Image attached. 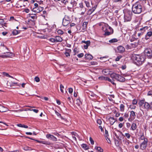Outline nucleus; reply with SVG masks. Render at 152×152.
I'll return each mask as SVG.
<instances>
[{"mask_svg":"<svg viewBox=\"0 0 152 152\" xmlns=\"http://www.w3.org/2000/svg\"><path fill=\"white\" fill-rule=\"evenodd\" d=\"M145 55L150 58L152 56V51L150 49H146L145 50Z\"/></svg>","mask_w":152,"mask_h":152,"instance_id":"0eeeda50","label":"nucleus"},{"mask_svg":"<svg viewBox=\"0 0 152 152\" xmlns=\"http://www.w3.org/2000/svg\"><path fill=\"white\" fill-rule=\"evenodd\" d=\"M97 123L99 124H101L102 123V121L100 119H98L97 121Z\"/></svg>","mask_w":152,"mask_h":152,"instance_id":"69168bd1","label":"nucleus"},{"mask_svg":"<svg viewBox=\"0 0 152 152\" xmlns=\"http://www.w3.org/2000/svg\"><path fill=\"white\" fill-rule=\"evenodd\" d=\"M29 11L30 10L28 9H25L24 10V11L27 13H28Z\"/></svg>","mask_w":152,"mask_h":152,"instance_id":"774afa93","label":"nucleus"},{"mask_svg":"<svg viewBox=\"0 0 152 152\" xmlns=\"http://www.w3.org/2000/svg\"><path fill=\"white\" fill-rule=\"evenodd\" d=\"M118 74H116L115 73H112L110 75L111 77L112 78L116 79L117 77L118 76Z\"/></svg>","mask_w":152,"mask_h":152,"instance_id":"393cba45","label":"nucleus"},{"mask_svg":"<svg viewBox=\"0 0 152 152\" xmlns=\"http://www.w3.org/2000/svg\"><path fill=\"white\" fill-rule=\"evenodd\" d=\"M55 39L56 42H61L63 40L62 38L61 37L58 36H56Z\"/></svg>","mask_w":152,"mask_h":152,"instance_id":"cd10ccee","label":"nucleus"},{"mask_svg":"<svg viewBox=\"0 0 152 152\" xmlns=\"http://www.w3.org/2000/svg\"><path fill=\"white\" fill-rule=\"evenodd\" d=\"M43 10V8L39 7H35L33 9V11L35 12L39 13Z\"/></svg>","mask_w":152,"mask_h":152,"instance_id":"9b49d317","label":"nucleus"},{"mask_svg":"<svg viewBox=\"0 0 152 152\" xmlns=\"http://www.w3.org/2000/svg\"><path fill=\"white\" fill-rule=\"evenodd\" d=\"M28 110H31V111H33L34 112H35V113H37L39 111V110H38L37 109H28Z\"/></svg>","mask_w":152,"mask_h":152,"instance_id":"13d9d810","label":"nucleus"},{"mask_svg":"<svg viewBox=\"0 0 152 152\" xmlns=\"http://www.w3.org/2000/svg\"><path fill=\"white\" fill-rule=\"evenodd\" d=\"M148 141L142 142L140 145V148L142 150L145 149L147 147Z\"/></svg>","mask_w":152,"mask_h":152,"instance_id":"423d86ee","label":"nucleus"},{"mask_svg":"<svg viewBox=\"0 0 152 152\" xmlns=\"http://www.w3.org/2000/svg\"><path fill=\"white\" fill-rule=\"evenodd\" d=\"M74 55H75L77 53H78V51L77 50L76 48H75L74 50Z\"/></svg>","mask_w":152,"mask_h":152,"instance_id":"3c124183","label":"nucleus"},{"mask_svg":"<svg viewBox=\"0 0 152 152\" xmlns=\"http://www.w3.org/2000/svg\"><path fill=\"white\" fill-rule=\"evenodd\" d=\"M132 59L137 65L142 64L145 60V56L139 55L134 54L132 57Z\"/></svg>","mask_w":152,"mask_h":152,"instance_id":"f257e3e1","label":"nucleus"},{"mask_svg":"<svg viewBox=\"0 0 152 152\" xmlns=\"http://www.w3.org/2000/svg\"><path fill=\"white\" fill-rule=\"evenodd\" d=\"M135 117L136 115L135 112L133 111H131L130 115V118L129 119V120L130 121V120H134L135 118Z\"/></svg>","mask_w":152,"mask_h":152,"instance_id":"9d476101","label":"nucleus"},{"mask_svg":"<svg viewBox=\"0 0 152 152\" xmlns=\"http://www.w3.org/2000/svg\"><path fill=\"white\" fill-rule=\"evenodd\" d=\"M68 0H61V1L65 4L66 5L68 2Z\"/></svg>","mask_w":152,"mask_h":152,"instance_id":"37998d69","label":"nucleus"},{"mask_svg":"<svg viewBox=\"0 0 152 152\" xmlns=\"http://www.w3.org/2000/svg\"><path fill=\"white\" fill-rule=\"evenodd\" d=\"M118 41V40L116 38H114L110 39L109 41L110 43H113L116 42Z\"/></svg>","mask_w":152,"mask_h":152,"instance_id":"473e14b6","label":"nucleus"},{"mask_svg":"<svg viewBox=\"0 0 152 152\" xmlns=\"http://www.w3.org/2000/svg\"><path fill=\"white\" fill-rule=\"evenodd\" d=\"M148 28V27L147 26H145L143 28H140V31H142V32L143 33L144 32H145V31L146 29H147Z\"/></svg>","mask_w":152,"mask_h":152,"instance_id":"e433bc0d","label":"nucleus"},{"mask_svg":"<svg viewBox=\"0 0 152 152\" xmlns=\"http://www.w3.org/2000/svg\"><path fill=\"white\" fill-rule=\"evenodd\" d=\"M109 121L111 125H113L116 121V120L113 117H110L109 118Z\"/></svg>","mask_w":152,"mask_h":152,"instance_id":"6ab92c4d","label":"nucleus"},{"mask_svg":"<svg viewBox=\"0 0 152 152\" xmlns=\"http://www.w3.org/2000/svg\"><path fill=\"white\" fill-rule=\"evenodd\" d=\"M76 1L77 0H71L70 4H69L68 7L71 8L74 6H76L77 4Z\"/></svg>","mask_w":152,"mask_h":152,"instance_id":"1a4fd4ad","label":"nucleus"},{"mask_svg":"<svg viewBox=\"0 0 152 152\" xmlns=\"http://www.w3.org/2000/svg\"><path fill=\"white\" fill-rule=\"evenodd\" d=\"M35 80L37 82H38L40 81L39 78L37 77H36L34 78Z\"/></svg>","mask_w":152,"mask_h":152,"instance_id":"09e8293b","label":"nucleus"},{"mask_svg":"<svg viewBox=\"0 0 152 152\" xmlns=\"http://www.w3.org/2000/svg\"><path fill=\"white\" fill-rule=\"evenodd\" d=\"M137 103V100L134 99L132 101V104H136Z\"/></svg>","mask_w":152,"mask_h":152,"instance_id":"052dcab7","label":"nucleus"},{"mask_svg":"<svg viewBox=\"0 0 152 152\" xmlns=\"http://www.w3.org/2000/svg\"><path fill=\"white\" fill-rule=\"evenodd\" d=\"M152 35V32L149 31L147 33L145 36V39L147 40L149 39V37Z\"/></svg>","mask_w":152,"mask_h":152,"instance_id":"a211bd4d","label":"nucleus"},{"mask_svg":"<svg viewBox=\"0 0 152 152\" xmlns=\"http://www.w3.org/2000/svg\"><path fill=\"white\" fill-rule=\"evenodd\" d=\"M107 78V77L101 76V77H99V79L100 80H106V79Z\"/></svg>","mask_w":152,"mask_h":152,"instance_id":"79ce46f5","label":"nucleus"},{"mask_svg":"<svg viewBox=\"0 0 152 152\" xmlns=\"http://www.w3.org/2000/svg\"><path fill=\"white\" fill-rule=\"evenodd\" d=\"M118 51L119 53L123 52L125 50V48L122 46H120L117 48Z\"/></svg>","mask_w":152,"mask_h":152,"instance_id":"4468645a","label":"nucleus"},{"mask_svg":"<svg viewBox=\"0 0 152 152\" xmlns=\"http://www.w3.org/2000/svg\"><path fill=\"white\" fill-rule=\"evenodd\" d=\"M124 136H126L128 139H129L131 136L130 134L128 133H125Z\"/></svg>","mask_w":152,"mask_h":152,"instance_id":"49530a36","label":"nucleus"},{"mask_svg":"<svg viewBox=\"0 0 152 152\" xmlns=\"http://www.w3.org/2000/svg\"><path fill=\"white\" fill-rule=\"evenodd\" d=\"M57 32L58 34H62L64 33L63 31L61 30H58Z\"/></svg>","mask_w":152,"mask_h":152,"instance_id":"8fccbe9b","label":"nucleus"},{"mask_svg":"<svg viewBox=\"0 0 152 152\" xmlns=\"http://www.w3.org/2000/svg\"><path fill=\"white\" fill-rule=\"evenodd\" d=\"M20 32V31L14 30L12 31V33L14 35H16L19 34Z\"/></svg>","mask_w":152,"mask_h":152,"instance_id":"72a5a7b5","label":"nucleus"},{"mask_svg":"<svg viewBox=\"0 0 152 152\" xmlns=\"http://www.w3.org/2000/svg\"><path fill=\"white\" fill-rule=\"evenodd\" d=\"M80 7L81 8V10L82 11L81 14L83 15L84 14V13L86 11V8L84 7H83L82 5V6L80 5Z\"/></svg>","mask_w":152,"mask_h":152,"instance_id":"c85d7f7f","label":"nucleus"},{"mask_svg":"<svg viewBox=\"0 0 152 152\" xmlns=\"http://www.w3.org/2000/svg\"><path fill=\"white\" fill-rule=\"evenodd\" d=\"M120 110L121 111H124V106L122 104L120 105Z\"/></svg>","mask_w":152,"mask_h":152,"instance_id":"4c0bfd02","label":"nucleus"},{"mask_svg":"<svg viewBox=\"0 0 152 152\" xmlns=\"http://www.w3.org/2000/svg\"><path fill=\"white\" fill-rule=\"evenodd\" d=\"M4 23V20L3 19H0V24H3Z\"/></svg>","mask_w":152,"mask_h":152,"instance_id":"680f3d73","label":"nucleus"},{"mask_svg":"<svg viewBox=\"0 0 152 152\" xmlns=\"http://www.w3.org/2000/svg\"><path fill=\"white\" fill-rule=\"evenodd\" d=\"M23 149L25 151L31 150V148L27 146H26L23 147Z\"/></svg>","mask_w":152,"mask_h":152,"instance_id":"a19ab883","label":"nucleus"},{"mask_svg":"<svg viewBox=\"0 0 152 152\" xmlns=\"http://www.w3.org/2000/svg\"><path fill=\"white\" fill-rule=\"evenodd\" d=\"M105 134L104 135V136L105 137V139L106 140H107V139L108 138V136H109V135L108 134V132L106 130H105Z\"/></svg>","mask_w":152,"mask_h":152,"instance_id":"58836bf2","label":"nucleus"},{"mask_svg":"<svg viewBox=\"0 0 152 152\" xmlns=\"http://www.w3.org/2000/svg\"><path fill=\"white\" fill-rule=\"evenodd\" d=\"M4 54L6 56H6V58L8 57H11V56H13V55L12 54V53L10 52H7L6 53H4Z\"/></svg>","mask_w":152,"mask_h":152,"instance_id":"4be33fe9","label":"nucleus"},{"mask_svg":"<svg viewBox=\"0 0 152 152\" xmlns=\"http://www.w3.org/2000/svg\"><path fill=\"white\" fill-rule=\"evenodd\" d=\"M64 54L66 55V57H68L70 56V54L68 52H66Z\"/></svg>","mask_w":152,"mask_h":152,"instance_id":"0e129e2a","label":"nucleus"},{"mask_svg":"<svg viewBox=\"0 0 152 152\" xmlns=\"http://www.w3.org/2000/svg\"><path fill=\"white\" fill-rule=\"evenodd\" d=\"M102 28V30L104 32V35L105 36H109L113 32V30L107 24L104 23Z\"/></svg>","mask_w":152,"mask_h":152,"instance_id":"7ed1b4c3","label":"nucleus"},{"mask_svg":"<svg viewBox=\"0 0 152 152\" xmlns=\"http://www.w3.org/2000/svg\"><path fill=\"white\" fill-rule=\"evenodd\" d=\"M122 57V56H118L117 58H115V60L116 61H118L119 60L120 58H121Z\"/></svg>","mask_w":152,"mask_h":152,"instance_id":"de8ad7c7","label":"nucleus"},{"mask_svg":"<svg viewBox=\"0 0 152 152\" xmlns=\"http://www.w3.org/2000/svg\"><path fill=\"white\" fill-rule=\"evenodd\" d=\"M60 90L61 92L62 93L64 92L63 90V88H64V87L62 84L60 85Z\"/></svg>","mask_w":152,"mask_h":152,"instance_id":"603ef678","label":"nucleus"},{"mask_svg":"<svg viewBox=\"0 0 152 152\" xmlns=\"http://www.w3.org/2000/svg\"><path fill=\"white\" fill-rule=\"evenodd\" d=\"M7 84L8 85L9 84L10 85H9L11 87L14 86H18L19 87L20 86V85L18 84L17 83H16V82H11V83L10 82H8Z\"/></svg>","mask_w":152,"mask_h":152,"instance_id":"f3484780","label":"nucleus"},{"mask_svg":"<svg viewBox=\"0 0 152 152\" xmlns=\"http://www.w3.org/2000/svg\"><path fill=\"white\" fill-rule=\"evenodd\" d=\"M124 15H130L131 16L132 12L131 11L128 10H126L124 11Z\"/></svg>","mask_w":152,"mask_h":152,"instance_id":"bb28decb","label":"nucleus"},{"mask_svg":"<svg viewBox=\"0 0 152 152\" xmlns=\"http://www.w3.org/2000/svg\"><path fill=\"white\" fill-rule=\"evenodd\" d=\"M140 139L141 140H144L143 141H148V139L144 136L143 133L140 136Z\"/></svg>","mask_w":152,"mask_h":152,"instance_id":"412c9836","label":"nucleus"},{"mask_svg":"<svg viewBox=\"0 0 152 152\" xmlns=\"http://www.w3.org/2000/svg\"><path fill=\"white\" fill-rule=\"evenodd\" d=\"M147 95L148 96L152 95V91H149L147 93Z\"/></svg>","mask_w":152,"mask_h":152,"instance_id":"338daca9","label":"nucleus"},{"mask_svg":"<svg viewBox=\"0 0 152 152\" xmlns=\"http://www.w3.org/2000/svg\"><path fill=\"white\" fill-rule=\"evenodd\" d=\"M73 89L72 88H69V92L70 94H72V93L73 92Z\"/></svg>","mask_w":152,"mask_h":152,"instance_id":"e2e57ef3","label":"nucleus"},{"mask_svg":"<svg viewBox=\"0 0 152 152\" xmlns=\"http://www.w3.org/2000/svg\"><path fill=\"white\" fill-rule=\"evenodd\" d=\"M85 57L86 59L89 60H91L93 58V56L91 54H85Z\"/></svg>","mask_w":152,"mask_h":152,"instance_id":"aec40b11","label":"nucleus"},{"mask_svg":"<svg viewBox=\"0 0 152 152\" xmlns=\"http://www.w3.org/2000/svg\"><path fill=\"white\" fill-rule=\"evenodd\" d=\"M95 149H96L99 152H103V150L100 147H96Z\"/></svg>","mask_w":152,"mask_h":152,"instance_id":"c9c22d12","label":"nucleus"},{"mask_svg":"<svg viewBox=\"0 0 152 152\" xmlns=\"http://www.w3.org/2000/svg\"><path fill=\"white\" fill-rule=\"evenodd\" d=\"M121 82H124L125 80V78L119 75H118L116 79Z\"/></svg>","mask_w":152,"mask_h":152,"instance_id":"ddd939ff","label":"nucleus"},{"mask_svg":"<svg viewBox=\"0 0 152 152\" xmlns=\"http://www.w3.org/2000/svg\"><path fill=\"white\" fill-rule=\"evenodd\" d=\"M49 41L52 42H56L55 39L54 38H50L49 39Z\"/></svg>","mask_w":152,"mask_h":152,"instance_id":"4d7b16f0","label":"nucleus"},{"mask_svg":"<svg viewBox=\"0 0 152 152\" xmlns=\"http://www.w3.org/2000/svg\"><path fill=\"white\" fill-rule=\"evenodd\" d=\"M7 109L0 104V112H4L7 111Z\"/></svg>","mask_w":152,"mask_h":152,"instance_id":"5701e85b","label":"nucleus"},{"mask_svg":"<svg viewBox=\"0 0 152 152\" xmlns=\"http://www.w3.org/2000/svg\"><path fill=\"white\" fill-rule=\"evenodd\" d=\"M17 126L18 127L24 128H27L28 126L26 125H25L24 124H19L17 125Z\"/></svg>","mask_w":152,"mask_h":152,"instance_id":"f704fd0d","label":"nucleus"},{"mask_svg":"<svg viewBox=\"0 0 152 152\" xmlns=\"http://www.w3.org/2000/svg\"><path fill=\"white\" fill-rule=\"evenodd\" d=\"M138 104L140 107L142 106L144 109H145L147 110L151 109L150 105L149 103L145 102V100L140 101Z\"/></svg>","mask_w":152,"mask_h":152,"instance_id":"20e7f679","label":"nucleus"},{"mask_svg":"<svg viewBox=\"0 0 152 152\" xmlns=\"http://www.w3.org/2000/svg\"><path fill=\"white\" fill-rule=\"evenodd\" d=\"M85 3L86 7H91V5H93V4L92 3V2H91L90 3L89 1H85Z\"/></svg>","mask_w":152,"mask_h":152,"instance_id":"b1692460","label":"nucleus"},{"mask_svg":"<svg viewBox=\"0 0 152 152\" xmlns=\"http://www.w3.org/2000/svg\"><path fill=\"white\" fill-rule=\"evenodd\" d=\"M106 80H108L109 82H110L113 85L115 84V83H114V81L112 80L111 79H110L108 77H107L106 79Z\"/></svg>","mask_w":152,"mask_h":152,"instance_id":"ea45409f","label":"nucleus"},{"mask_svg":"<svg viewBox=\"0 0 152 152\" xmlns=\"http://www.w3.org/2000/svg\"><path fill=\"white\" fill-rule=\"evenodd\" d=\"M88 22H84L83 23L82 28V29L84 30L86 29Z\"/></svg>","mask_w":152,"mask_h":152,"instance_id":"a878e982","label":"nucleus"},{"mask_svg":"<svg viewBox=\"0 0 152 152\" xmlns=\"http://www.w3.org/2000/svg\"><path fill=\"white\" fill-rule=\"evenodd\" d=\"M131 128L132 130H135L137 128L136 124L135 123H133L132 124Z\"/></svg>","mask_w":152,"mask_h":152,"instance_id":"2f4dec72","label":"nucleus"},{"mask_svg":"<svg viewBox=\"0 0 152 152\" xmlns=\"http://www.w3.org/2000/svg\"><path fill=\"white\" fill-rule=\"evenodd\" d=\"M90 141L91 142V144L92 145H93L94 143V140H93V139L91 137H90L89 138Z\"/></svg>","mask_w":152,"mask_h":152,"instance_id":"6e6d98bb","label":"nucleus"},{"mask_svg":"<svg viewBox=\"0 0 152 152\" xmlns=\"http://www.w3.org/2000/svg\"><path fill=\"white\" fill-rule=\"evenodd\" d=\"M136 107V106L134 105L133 104V105H130L129 107L132 109H134Z\"/></svg>","mask_w":152,"mask_h":152,"instance_id":"864d4df0","label":"nucleus"},{"mask_svg":"<svg viewBox=\"0 0 152 152\" xmlns=\"http://www.w3.org/2000/svg\"><path fill=\"white\" fill-rule=\"evenodd\" d=\"M71 134H72V135L73 136H76L77 137H78V135L76 132H71Z\"/></svg>","mask_w":152,"mask_h":152,"instance_id":"c03bdc74","label":"nucleus"},{"mask_svg":"<svg viewBox=\"0 0 152 152\" xmlns=\"http://www.w3.org/2000/svg\"><path fill=\"white\" fill-rule=\"evenodd\" d=\"M124 18L125 22L129 21L131 20V17L130 15H124Z\"/></svg>","mask_w":152,"mask_h":152,"instance_id":"dca6fc26","label":"nucleus"},{"mask_svg":"<svg viewBox=\"0 0 152 152\" xmlns=\"http://www.w3.org/2000/svg\"><path fill=\"white\" fill-rule=\"evenodd\" d=\"M81 147L85 150H87L89 148L88 146L86 144H83L81 145Z\"/></svg>","mask_w":152,"mask_h":152,"instance_id":"7c9ffc66","label":"nucleus"},{"mask_svg":"<svg viewBox=\"0 0 152 152\" xmlns=\"http://www.w3.org/2000/svg\"><path fill=\"white\" fill-rule=\"evenodd\" d=\"M131 46L133 48H135L136 47L137 45V43H132L131 44Z\"/></svg>","mask_w":152,"mask_h":152,"instance_id":"a18cd8bd","label":"nucleus"},{"mask_svg":"<svg viewBox=\"0 0 152 152\" xmlns=\"http://www.w3.org/2000/svg\"><path fill=\"white\" fill-rule=\"evenodd\" d=\"M70 18L67 16H65L63 19L62 24L63 26H66L70 22Z\"/></svg>","mask_w":152,"mask_h":152,"instance_id":"39448f33","label":"nucleus"},{"mask_svg":"<svg viewBox=\"0 0 152 152\" xmlns=\"http://www.w3.org/2000/svg\"><path fill=\"white\" fill-rule=\"evenodd\" d=\"M82 42L83 43H84L86 44H88V45H89V44H90V42L89 41H82Z\"/></svg>","mask_w":152,"mask_h":152,"instance_id":"5fc2aeb1","label":"nucleus"},{"mask_svg":"<svg viewBox=\"0 0 152 152\" xmlns=\"http://www.w3.org/2000/svg\"><path fill=\"white\" fill-rule=\"evenodd\" d=\"M97 7L96 4L94 5V6H92V8L89 9L88 11V14L91 15L95 10Z\"/></svg>","mask_w":152,"mask_h":152,"instance_id":"f8f14e48","label":"nucleus"},{"mask_svg":"<svg viewBox=\"0 0 152 152\" xmlns=\"http://www.w3.org/2000/svg\"><path fill=\"white\" fill-rule=\"evenodd\" d=\"M102 72L103 74L107 75L109 73V70L107 69H105L102 70Z\"/></svg>","mask_w":152,"mask_h":152,"instance_id":"c756f323","label":"nucleus"},{"mask_svg":"<svg viewBox=\"0 0 152 152\" xmlns=\"http://www.w3.org/2000/svg\"><path fill=\"white\" fill-rule=\"evenodd\" d=\"M46 137L47 138L50 139L53 141H56L57 140V138L55 137L50 134H47Z\"/></svg>","mask_w":152,"mask_h":152,"instance_id":"6e6552de","label":"nucleus"},{"mask_svg":"<svg viewBox=\"0 0 152 152\" xmlns=\"http://www.w3.org/2000/svg\"><path fill=\"white\" fill-rule=\"evenodd\" d=\"M35 140L39 143H42L44 144L48 145H50V142L48 141H46L42 140L39 141L37 140Z\"/></svg>","mask_w":152,"mask_h":152,"instance_id":"2eb2a0df","label":"nucleus"},{"mask_svg":"<svg viewBox=\"0 0 152 152\" xmlns=\"http://www.w3.org/2000/svg\"><path fill=\"white\" fill-rule=\"evenodd\" d=\"M132 10L135 14H140L142 11V6L140 2H137L133 5Z\"/></svg>","mask_w":152,"mask_h":152,"instance_id":"f03ea898","label":"nucleus"},{"mask_svg":"<svg viewBox=\"0 0 152 152\" xmlns=\"http://www.w3.org/2000/svg\"><path fill=\"white\" fill-rule=\"evenodd\" d=\"M83 55L84 54L83 53H81L77 55V56L78 57L80 58L83 57Z\"/></svg>","mask_w":152,"mask_h":152,"instance_id":"bf43d9fd","label":"nucleus"}]
</instances>
